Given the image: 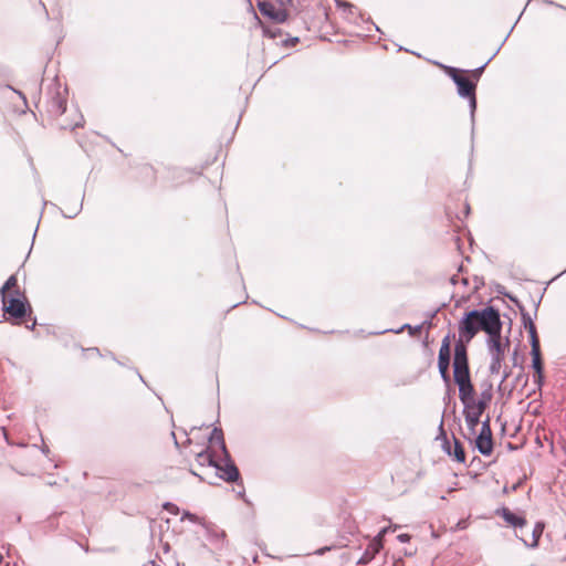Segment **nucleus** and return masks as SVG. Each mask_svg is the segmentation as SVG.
<instances>
[{"label":"nucleus","instance_id":"23","mask_svg":"<svg viewBox=\"0 0 566 566\" xmlns=\"http://www.w3.org/2000/svg\"><path fill=\"white\" fill-rule=\"evenodd\" d=\"M17 283H18V280H17L15 275L9 276V279L6 281L3 286L0 289L1 297H3V295H7L6 294L7 291L12 290L13 287H15Z\"/></svg>","mask_w":566,"mask_h":566},{"label":"nucleus","instance_id":"39","mask_svg":"<svg viewBox=\"0 0 566 566\" xmlns=\"http://www.w3.org/2000/svg\"><path fill=\"white\" fill-rule=\"evenodd\" d=\"M34 326H35V322H33V324H32V325H29L28 327H29V328H31V329H33V328H34Z\"/></svg>","mask_w":566,"mask_h":566},{"label":"nucleus","instance_id":"14","mask_svg":"<svg viewBox=\"0 0 566 566\" xmlns=\"http://www.w3.org/2000/svg\"><path fill=\"white\" fill-rule=\"evenodd\" d=\"M500 514L506 523H509L510 525H512L514 527H522L526 524V521L524 517L514 514L506 507L502 509Z\"/></svg>","mask_w":566,"mask_h":566},{"label":"nucleus","instance_id":"18","mask_svg":"<svg viewBox=\"0 0 566 566\" xmlns=\"http://www.w3.org/2000/svg\"><path fill=\"white\" fill-rule=\"evenodd\" d=\"M467 426L469 430L474 433L476 426L480 423L481 413H478L475 411H467L463 412Z\"/></svg>","mask_w":566,"mask_h":566},{"label":"nucleus","instance_id":"25","mask_svg":"<svg viewBox=\"0 0 566 566\" xmlns=\"http://www.w3.org/2000/svg\"><path fill=\"white\" fill-rule=\"evenodd\" d=\"M185 520H188L192 523H198L201 525V523H203L196 514L189 512V511H185L182 513V516H181V521H185Z\"/></svg>","mask_w":566,"mask_h":566},{"label":"nucleus","instance_id":"35","mask_svg":"<svg viewBox=\"0 0 566 566\" xmlns=\"http://www.w3.org/2000/svg\"><path fill=\"white\" fill-rule=\"evenodd\" d=\"M467 527L465 521H461L458 523V528L463 530Z\"/></svg>","mask_w":566,"mask_h":566},{"label":"nucleus","instance_id":"17","mask_svg":"<svg viewBox=\"0 0 566 566\" xmlns=\"http://www.w3.org/2000/svg\"><path fill=\"white\" fill-rule=\"evenodd\" d=\"M390 531V527H384L378 535L374 538V541L369 544L367 549L371 554V557H375L376 554L382 548V537L384 535Z\"/></svg>","mask_w":566,"mask_h":566},{"label":"nucleus","instance_id":"22","mask_svg":"<svg viewBox=\"0 0 566 566\" xmlns=\"http://www.w3.org/2000/svg\"><path fill=\"white\" fill-rule=\"evenodd\" d=\"M443 67L444 72L452 78V81L455 83V80L460 78L462 76L461 73H467L468 71H460L457 67L453 66H447L441 65Z\"/></svg>","mask_w":566,"mask_h":566},{"label":"nucleus","instance_id":"1","mask_svg":"<svg viewBox=\"0 0 566 566\" xmlns=\"http://www.w3.org/2000/svg\"><path fill=\"white\" fill-rule=\"evenodd\" d=\"M459 339L455 342L454 350L462 346L464 354H468L467 345L483 331L492 338L502 331L501 315L497 308L486 306L483 310H471L463 314L459 321Z\"/></svg>","mask_w":566,"mask_h":566},{"label":"nucleus","instance_id":"32","mask_svg":"<svg viewBox=\"0 0 566 566\" xmlns=\"http://www.w3.org/2000/svg\"><path fill=\"white\" fill-rule=\"evenodd\" d=\"M81 209H82V202H80L69 214L64 213V217L73 218L81 211Z\"/></svg>","mask_w":566,"mask_h":566},{"label":"nucleus","instance_id":"26","mask_svg":"<svg viewBox=\"0 0 566 566\" xmlns=\"http://www.w3.org/2000/svg\"><path fill=\"white\" fill-rule=\"evenodd\" d=\"M543 528L544 526L542 524H537L535 526V528L533 530V538H534V542L532 544V547H535L537 546V542H538V538L541 537L542 533H543Z\"/></svg>","mask_w":566,"mask_h":566},{"label":"nucleus","instance_id":"31","mask_svg":"<svg viewBox=\"0 0 566 566\" xmlns=\"http://www.w3.org/2000/svg\"><path fill=\"white\" fill-rule=\"evenodd\" d=\"M374 557H371V554L369 553V549H366L364 555L359 558L358 563L359 564H366V563H368Z\"/></svg>","mask_w":566,"mask_h":566},{"label":"nucleus","instance_id":"8","mask_svg":"<svg viewBox=\"0 0 566 566\" xmlns=\"http://www.w3.org/2000/svg\"><path fill=\"white\" fill-rule=\"evenodd\" d=\"M214 468L219 472V476L226 482H237L240 478L239 470L234 462L231 460L229 452L228 457L222 455L221 461H217V467Z\"/></svg>","mask_w":566,"mask_h":566},{"label":"nucleus","instance_id":"13","mask_svg":"<svg viewBox=\"0 0 566 566\" xmlns=\"http://www.w3.org/2000/svg\"><path fill=\"white\" fill-rule=\"evenodd\" d=\"M532 367L535 373L543 371L539 340L531 342Z\"/></svg>","mask_w":566,"mask_h":566},{"label":"nucleus","instance_id":"9","mask_svg":"<svg viewBox=\"0 0 566 566\" xmlns=\"http://www.w3.org/2000/svg\"><path fill=\"white\" fill-rule=\"evenodd\" d=\"M258 7L263 15L269 17L275 22H284L287 18V12L284 9L276 8L270 1H259Z\"/></svg>","mask_w":566,"mask_h":566},{"label":"nucleus","instance_id":"20","mask_svg":"<svg viewBox=\"0 0 566 566\" xmlns=\"http://www.w3.org/2000/svg\"><path fill=\"white\" fill-rule=\"evenodd\" d=\"M453 439H454V446H453V449H452V455L451 457H454V459L458 462L462 463V462L465 461L464 449H463L461 442L457 438H453Z\"/></svg>","mask_w":566,"mask_h":566},{"label":"nucleus","instance_id":"19","mask_svg":"<svg viewBox=\"0 0 566 566\" xmlns=\"http://www.w3.org/2000/svg\"><path fill=\"white\" fill-rule=\"evenodd\" d=\"M197 462L200 465H209V467H217V460L214 459V455L210 453L208 450H203L197 454L196 458Z\"/></svg>","mask_w":566,"mask_h":566},{"label":"nucleus","instance_id":"2","mask_svg":"<svg viewBox=\"0 0 566 566\" xmlns=\"http://www.w3.org/2000/svg\"><path fill=\"white\" fill-rule=\"evenodd\" d=\"M453 379L459 387V399L461 402L474 396V386L471 381L468 354H464L462 346H458L453 356Z\"/></svg>","mask_w":566,"mask_h":566},{"label":"nucleus","instance_id":"24","mask_svg":"<svg viewBox=\"0 0 566 566\" xmlns=\"http://www.w3.org/2000/svg\"><path fill=\"white\" fill-rule=\"evenodd\" d=\"M440 436L443 438L442 449L448 455H452V448L451 444L447 438L446 432L443 431V422L440 423Z\"/></svg>","mask_w":566,"mask_h":566},{"label":"nucleus","instance_id":"3","mask_svg":"<svg viewBox=\"0 0 566 566\" xmlns=\"http://www.w3.org/2000/svg\"><path fill=\"white\" fill-rule=\"evenodd\" d=\"M486 345L491 355L490 373L492 375L499 374L505 354V345L501 342V333H497L492 338H488Z\"/></svg>","mask_w":566,"mask_h":566},{"label":"nucleus","instance_id":"21","mask_svg":"<svg viewBox=\"0 0 566 566\" xmlns=\"http://www.w3.org/2000/svg\"><path fill=\"white\" fill-rule=\"evenodd\" d=\"M421 325H418V326H411L409 324H405L402 325L400 328L398 329H386V331H382V332H379L378 334H384V333H387V332H392V333H396V334H399L401 333L403 329H408L410 335H415L416 333L420 332L421 329Z\"/></svg>","mask_w":566,"mask_h":566},{"label":"nucleus","instance_id":"41","mask_svg":"<svg viewBox=\"0 0 566 566\" xmlns=\"http://www.w3.org/2000/svg\"><path fill=\"white\" fill-rule=\"evenodd\" d=\"M451 282H452L453 284H455L457 280H455V277H454V276L451 279Z\"/></svg>","mask_w":566,"mask_h":566},{"label":"nucleus","instance_id":"37","mask_svg":"<svg viewBox=\"0 0 566 566\" xmlns=\"http://www.w3.org/2000/svg\"><path fill=\"white\" fill-rule=\"evenodd\" d=\"M337 4H338V7H340V6L350 7V4L347 3V2H339V1H337Z\"/></svg>","mask_w":566,"mask_h":566},{"label":"nucleus","instance_id":"40","mask_svg":"<svg viewBox=\"0 0 566 566\" xmlns=\"http://www.w3.org/2000/svg\"><path fill=\"white\" fill-rule=\"evenodd\" d=\"M82 124L78 122V123H75V125L72 127V128H75L77 126H81Z\"/></svg>","mask_w":566,"mask_h":566},{"label":"nucleus","instance_id":"5","mask_svg":"<svg viewBox=\"0 0 566 566\" xmlns=\"http://www.w3.org/2000/svg\"><path fill=\"white\" fill-rule=\"evenodd\" d=\"M454 84L457 85L458 94L461 97L469 99L470 114H471V119L473 122L474 113L476 109V97H475L476 84L463 75L460 78L455 80Z\"/></svg>","mask_w":566,"mask_h":566},{"label":"nucleus","instance_id":"6","mask_svg":"<svg viewBox=\"0 0 566 566\" xmlns=\"http://www.w3.org/2000/svg\"><path fill=\"white\" fill-rule=\"evenodd\" d=\"M490 421V417H486V419L482 421L480 433L475 439V447L478 451L483 455H490L493 451V439Z\"/></svg>","mask_w":566,"mask_h":566},{"label":"nucleus","instance_id":"38","mask_svg":"<svg viewBox=\"0 0 566 566\" xmlns=\"http://www.w3.org/2000/svg\"><path fill=\"white\" fill-rule=\"evenodd\" d=\"M507 377H509V373H507V371H505V373H504V375H503V377H502V382H503V381H505Z\"/></svg>","mask_w":566,"mask_h":566},{"label":"nucleus","instance_id":"15","mask_svg":"<svg viewBox=\"0 0 566 566\" xmlns=\"http://www.w3.org/2000/svg\"><path fill=\"white\" fill-rule=\"evenodd\" d=\"M209 442L220 448L222 455L228 457V450L223 438V432L220 428H214L209 437Z\"/></svg>","mask_w":566,"mask_h":566},{"label":"nucleus","instance_id":"30","mask_svg":"<svg viewBox=\"0 0 566 566\" xmlns=\"http://www.w3.org/2000/svg\"><path fill=\"white\" fill-rule=\"evenodd\" d=\"M462 405H463V412L472 411V410H471V408H473V407H474V405H475L474 396L470 397V398L468 399V401L462 402Z\"/></svg>","mask_w":566,"mask_h":566},{"label":"nucleus","instance_id":"12","mask_svg":"<svg viewBox=\"0 0 566 566\" xmlns=\"http://www.w3.org/2000/svg\"><path fill=\"white\" fill-rule=\"evenodd\" d=\"M49 111L54 116H60L66 111V99L60 91H56L55 94L51 96Z\"/></svg>","mask_w":566,"mask_h":566},{"label":"nucleus","instance_id":"4","mask_svg":"<svg viewBox=\"0 0 566 566\" xmlns=\"http://www.w3.org/2000/svg\"><path fill=\"white\" fill-rule=\"evenodd\" d=\"M15 296L8 297L3 295L2 305L4 313L9 314L14 318H22L27 314V307L30 308L28 302L20 296H23L19 290L14 291Z\"/></svg>","mask_w":566,"mask_h":566},{"label":"nucleus","instance_id":"27","mask_svg":"<svg viewBox=\"0 0 566 566\" xmlns=\"http://www.w3.org/2000/svg\"><path fill=\"white\" fill-rule=\"evenodd\" d=\"M497 53V51L480 67L471 71L472 76L478 81L483 73L484 67L488 65V63L494 57V55Z\"/></svg>","mask_w":566,"mask_h":566},{"label":"nucleus","instance_id":"29","mask_svg":"<svg viewBox=\"0 0 566 566\" xmlns=\"http://www.w3.org/2000/svg\"><path fill=\"white\" fill-rule=\"evenodd\" d=\"M533 381L534 384L541 388L544 384V374L543 371H538V373H535L534 377H533Z\"/></svg>","mask_w":566,"mask_h":566},{"label":"nucleus","instance_id":"11","mask_svg":"<svg viewBox=\"0 0 566 566\" xmlns=\"http://www.w3.org/2000/svg\"><path fill=\"white\" fill-rule=\"evenodd\" d=\"M201 525L206 530L207 538L218 547H223L226 544V532L216 525H212L210 523H201Z\"/></svg>","mask_w":566,"mask_h":566},{"label":"nucleus","instance_id":"7","mask_svg":"<svg viewBox=\"0 0 566 566\" xmlns=\"http://www.w3.org/2000/svg\"><path fill=\"white\" fill-rule=\"evenodd\" d=\"M450 366V335H447L441 343L438 356V369L440 376L446 385H450L451 378L449 375Z\"/></svg>","mask_w":566,"mask_h":566},{"label":"nucleus","instance_id":"16","mask_svg":"<svg viewBox=\"0 0 566 566\" xmlns=\"http://www.w3.org/2000/svg\"><path fill=\"white\" fill-rule=\"evenodd\" d=\"M491 399H492L491 390L490 389L483 390L480 395L479 400H475V405L473 408H471V410L482 415L485 411Z\"/></svg>","mask_w":566,"mask_h":566},{"label":"nucleus","instance_id":"10","mask_svg":"<svg viewBox=\"0 0 566 566\" xmlns=\"http://www.w3.org/2000/svg\"><path fill=\"white\" fill-rule=\"evenodd\" d=\"M507 296L520 308L521 316H522V323H523L524 327L528 331L530 340L531 342L539 340L537 332H536L535 324L533 323L530 313L525 311V308L520 304V302H518V300L516 297H514L512 295H507Z\"/></svg>","mask_w":566,"mask_h":566},{"label":"nucleus","instance_id":"34","mask_svg":"<svg viewBox=\"0 0 566 566\" xmlns=\"http://www.w3.org/2000/svg\"><path fill=\"white\" fill-rule=\"evenodd\" d=\"M329 549H331V547L325 546V547H322V548L317 549L315 553L317 555H323L325 552H327Z\"/></svg>","mask_w":566,"mask_h":566},{"label":"nucleus","instance_id":"42","mask_svg":"<svg viewBox=\"0 0 566 566\" xmlns=\"http://www.w3.org/2000/svg\"><path fill=\"white\" fill-rule=\"evenodd\" d=\"M463 284H468V280L467 279H463Z\"/></svg>","mask_w":566,"mask_h":566},{"label":"nucleus","instance_id":"33","mask_svg":"<svg viewBox=\"0 0 566 566\" xmlns=\"http://www.w3.org/2000/svg\"><path fill=\"white\" fill-rule=\"evenodd\" d=\"M397 539H398L399 542H401V543H407V542H409V541H410V535H408V534H399V535L397 536Z\"/></svg>","mask_w":566,"mask_h":566},{"label":"nucleus","instance_id":"36","mask_svg":"<svg viewBox=\"0 0 566 566\" xmlns=\"http://www.w3.org/2000/svg\"><path fill=\"white\" fill-rule=\"evenodd\" d=\"M41 451L44 453V454H48L50 452L49 450V447L43 444L42 448H41Z\"/></svg>","mask_w":566,"mask_h":566},{"label":"nucleus","instance_id":"28","mask_svg":"<svg viewBox=\"0 0 566 566\" xmlns=\"http://www.w3.org/2000/svg\"><path fill=\"white\" fill-rule=\"evenodd\" d=\"M164 509L166 511H168L170 514H174V515L179 514V507L176 504H174V503L166 502L164 504Z\"/></svg>","mask_w":566,"mask_h":566}]
</instances>
